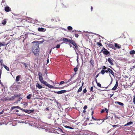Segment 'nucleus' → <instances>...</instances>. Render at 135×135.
Wrapping results in <instances>:
<instances>
[{"mask_svg": "<svg viewBox=\"0 0 135 135\" xmlns=\"http://www.w3.org/2000/svg\"><path fill=\"white\" fill-rule=\"evenodd\" d=\"M39 44L38 42H33L32 51L36 56H38L39 54Z\"/></svg>", "mask_w": 135, "mask_h": 135, "instance_id": "f257e3e1", "label": "nucleus"}, {"mask_svg": "<svg viewBox=\"0 0 135 135\" xmlns=\"http://www.w3.org/2000/svg\"><path fill=\"white\" fill-rule=\"evenodd\" d=\"M76 50L79 53V54L78 55L77 59H79L80 58L81 59H83V56L85 54V52L84 48L83 47H78V50Z\"/></svg>", "mask_w": 135, "mask_h": 135, "instance_id": "f03ea898", "label": "nucleus"}, {"mask_svg": "<svg viewBox=\"0 0 135 135\" xmlns=\"http://www.w3.org/2000/svg\"><path fill=\"white\" fill-rule=\"evenodd\" d=\"M21 110L22 111V112H25L26 113L29 114L31 113H33L35 111L34 109H24L21 108Z\"/></svg>", "mask_w": 135, "mask_h": 135, "instance_id": "7ed1b4c3", "label": "nucleus"}, {"mask_svg": "<svg viewBox=\"0 0 135 135\" xmlns=\"http://www.w3.org/2000/svg\"><path fill=\"white\" fill-rule=\"evenodd\" d=\"M101 52L105 55H107L109 53V51L107 50L103 46V48L101 50Z\"/></svg>", "mask_w": 135, "mask_h": 135, "instance_id": "20e7f679", "label": "nucleus"}, {"mask_svg": "<svg viewBox=\"0 0 135 135\" xmlns=\"http://www.w3.org/2000/svg\"><path fill=\"white\" fill-rule=\"evenodd\" d=\"M70 43L73 45V47L74 49H75L76 50H78V46H77L76 44L73 40H71Z\"/></svg>", "mask_w": 135, "mask_h": 135, "instance_id": "39448f33", "label": "nucleus"}, {"mask_svg": "<svg viewBox=\"0 0 135 135\" xmlns=\"http://www.w3.org/2000/svg\"><path fill=\"white\" fill-rule=\"evenodd\" d=\"M67 91L66 90H61L60 91H54L53 92L55 93L59 94H62L63 93L66 92Z\"/></svg>", "mask_w": 135, "mask_h": 135, "instance_id": "423d86ee", "label": "nucleus"}, {"mask_svg": "<svg viewBox=\"0 0 135 135\" xmlns=\"http://www.w3.org/2000/svg\"><path fill=\"white\" fill-rule=\"evenodd\" d=\"M38 75L39 76V80L40 82L42 84V74L40 72H39L38 73Z\"/></svg>", "mask_w": 135, "mask_h": 135, "instance_id": "0eeeda50", "label": "nucleus"}, {"mask_svg": "<svg viewBox=\"0 0 135 135\" xmlns=\"http://www.w3.org/2000/svg\"><path fill=\"white\" fill-rule=\"evenodd\" d=\"M62 40L65 42H66V44H68L69 43H70L71 40H69L66 38H63Z\"/></svg>", "mask_w": 135, "mask_h": 135, "instance_id": "6e6552de", "label": "nucleus"}, {"mask_svg": "<svg viewBox=\"0 0 135 135\" xmlns=\"http://www.w3.org/2000/svg\"><path fill=\"white\" fill-rule=\"evenodd\" d=\"M118 85V82L117 80L116 83L114 87L112 89V90H115L117 88Z\"/></svg>", "mask_w": 135, "mask_h": 135, "instance_id": "1a4fd4ad", "label": "nucleus"}, {"mask_svg": "<svg viewBox=\"0 0 135 135\" xmlns=\"http://www.w3.org/2000/svg\"><path fill=\"white\" fill-rule=\"evenodd\" d=\"M22 94H17L15 95H14L12 97V99L13 100H14L16 99V98H18L21 96Z\"/></svg>", "mask_w": 135, "mask_h": 135, "instance_id": "9d476101", "label": "nucleus"}, {"mask_svg": "<svg viewBox=\"0 0 135 135\" xmlns=\"http://www.w3.org/2000/svg\"><path fill=\"white\" fill-rule=\"evenodd\" d=\"M15 109H18L21 110V108L19 106H14L12 107L11 108V110L12 111Z\"/></svg>", "mask_w": 135, "mask_h": 135, "instance_id": "9b49d317", "label": "nucleus"}, {"mask_svg": "<svg viewBox=\"0 0 135 135\" xmlns=\"http://www.w3.org/2000/svg\"><path fill=\"white\" fill-rule=\"evenodd\" d=\"M47 73L46 71L45 70L44 72L43 76L44 77V79L46 80H47L48 79L47 78Z\"/></svg>", "mask_w": 135, "mask_h": 135, "instance_id": "f8f14e48", "label": "nucleus"}, {"mask_svg": "<svg viewBox=\"0 0 135 135\" xmlns=\"http://www.w3.org/2000/svg\"><path fill=\"white\" fill-rule=\"evenodd\" d=\"M107 70H108L109 73H110L112 74V75L114 76V73L112 70L108 68L107 69Z\"/></svg>", "mask_w": 135, "mask_h": 135, "instance_id": "ddd939ff", "label": "nucleus"}, {"mask_svg": "<svg viewBox=\"0 0 135 135\" xmlns=\"http://www.w3.org/2000/svg\"><path fill=\"white\" fill-rule=\"evenodd\" d=\"M36 87L38 88L39 89H41L42 88V86L39 84L38 82L37 83L36 85Z\"/></svg>", "mask_w": 135, "mask_h": 135, "instance_id": "4468645a", "label": "nucleus"}, {"mask_svg": "<svg viewBox=\"0 0 135 135\" xmlns=\"http://www.w3.org/2000/svg\"><path fill=\"white\" fill-rule=\"evenodd\" d=\"M114 47L118 49H120L121 48V45L117 43H115L114 44Z\"/></svg>", "mask_w": 135, "mask_h": 135, "instance_id": "2eb2a0df", "label": "nucleus"}, {"mask_svg": "<svg viewBox=\"0 0 135 135\" xmlns=\"http://www.w3.org/2000/svg\"><path fill=\"white\" fill-rule=\"evenodd\" d=\"M21 77V76L20 75H18L16 77L15 81L16 82L20 80Z\"/></svg>", "mask_w": 135, "mask_h": 135, "instance_id": "dca6fc26", "label": "nucleus"}, {"mask_svg": "<svg viewBox=\"0 0 135 135\" xmlns=\"http://www.w3.org/2000/svg\"><path fill=\"white\" fill-rule=\"evenodd\" d=\"M10 9V8L8 6H6L4 8V10L6 12H9Z\"/></svg>", "mask_w": 135, "mask_h": 135, "instance_id": "f3484780", "label": "nucleus"}, {"mask_svg": "<svg viewBox=\"0 0 135 135\" xmlns=\"http://www.w3.org/2000/svg\"><path fill=\"white\" fill-rule=\"evenodd\" d=\"M8 43L6 44L5 42H0V47L5 46L6 45H7Z\"/></svg>", "mask_w": 135, "mask_h": 135, "instance_id": "a211bd4d", "label": "nucleus"}, {"mask_svg": "<svg viewBox=\"0 0 135 135\" xmlns=\"http://www.w3.org/2000/svg\"><path fill=\"white\" fill-rule=\"evenodd\" d=\"M133 123V122L132 121H130L127 122L126 124H125L124 126H130V125L132 124Z\"/></svg>", "mask_w": 135, "mask_h": 135, "instance_id": "6ab92c4d", "label": "nucleus"}, {"mask_svg": "<svg viewBox=\"0 0 135 135\" xmlns=\"http://www.w3.org/2000/svg\"><path fill=\"white\" fill-rule=\"evenodd\" d=\"M89 62L90 63L91 65L92 66V67H93L94 66V61L93 60H91Z\"/></svg>", "mask_w": 135, "mask_h": 135, "instance_id": "aec40b11", "label": "nucleus"}, {"mask_svg": "<svg viewBox=\"0 0 135 135\" xmlns=\"http://www.w3.org/2000/svg\"><path fill=\"white\" fill-rule=\"evenodd\" d=\"M115 103H117L119 105L122 106H123L124 105V104L123 103L120 102H115Z\"/></svg>", "mask_w": 135, "mask_h": 135, "instance_id": "412c9836", "label": "nucleus"}, {"mask_svg": "<svg viewBox=\"0 0 135 135\" xmlns=\"http://www.w3.org/2000/svg\"><path fill=\"white\" fill-rule=\"evenodd\" d=\"M43 84L45 85L46 86L48 87L49 84H48L46 81H44L43 80Z\"/></svg>", "mask_w": 135, "mask_h": 135, "instance_id": "4be33fe9", "label": "nucleus"}, {"mask_svg": "<svg viewBox=\"0 0 135 135\" xmlns=\"http://www.w3.org/2000/svg\"><path fill=\"white\" fill-rule=\"evenodd\" d=\"M109 47H111L112 49H113L114 50H115L116 49L115 48L114 46L112 44H110L109 45Z\"/></svg>", "mask_w": 135, "mask_h": 135, "instance_id": "5701e85b", "label": "nucleus"}, {"mask_svg": "<svg viewBox=\"0 0 135 135\" xmlns=\"http://www.w3.org/2000/svg\"><path fill=\"white\" fill-rule=\"evenodd\" d=\"M32 96V95L31 94H29L27 96L26 98L28 99H31Z\"/></svg>", "mask_w": 135, "mask_h": 135, "instance_id": "b1692460", "label": "nucleus"}, {"mask_svg": "<svg viewBox=\"0 0 135 135\" xmlns=\"http://www.w3.org/2000/svg\"><path fill=\"white\" fill-rule=\"evenodd\" d=\"M3 66L8 71H9V69L8 67H7L4 64H3Z\"/></svg>", "mask_w": 135, "mask_h": 135, "instance_id": "393cba45", "label": "nucleus"}, {"mask_svg": "<svg viewBox=\"0 0 135 135\" xmlns=\"http://www.w3.org/2000/svg\"><path fill=\"white\" fill-rule=\"evenodd\" d=\"M135 53V51L134 50H131L130 52V54L131 55H133Z\"/></svg>", "mask_w": 135, "mask_h": 135, "instance_id": "a878e982", "label": "nucleus"}, {"mask_svg": "<svg viewBox=\"0 0 135 135\" xmlns=\"http://www.w3.org/2000/svg\"><path fill=\"white\" fill-rule=\"evenodd\" d=\"M45 123H44L43 122V128H42L43 129H45V131L46 130V129H47V128L46 127H45V126H47L46 125H45Z\"/></svg>", "mask_w": 135, "mask_h": 135, "instance_id": "bb28decb", "label": "nucleus"}, {"mask_svg": "<svg viewBox=\"0 0 135 135\" xmlns=\"http://www.w3.org/2000/svg\"><path fill=\"white\" fill-rule=\"evenodd\" d=\"M82 89V86H81L80 87L79 89H78L77 92L79 93L81 92Z\"/></svg>", "mask_w": 135, "mask_h": 135, "instance_id": "cd10ccee", "label": "nucleus"}, {"mask_svg": "<svg viewBox=\"0 0 135 135\" xmlns=\"http://www.w3.org/2000/svg\"><path fill=\"white\" fill-rule=\"evenodd\" d=\"M56 130L59 131V132H61L62 133H65L63 132L62 129L60 128H58V129H56Z\"/></svg>", "mask_w": 135, "mask_h": 135, "instance_id": "c85d7f7f", "label": "nucleus"}, {"mask_svg": "<svg viewBox=\"0 0 135 135\" xmlns=\"http://www.w3.org/2000/svg\"><path fill=\"white\" fill-rule=\"evenodd\" d=\"M112 60H107L108 61V62L111 65H113V64L112 62Z\"/></svg>", "mask_w": 135, "mask_h": 135, "instance_id": "c756f323", "label": "nucleus"}, {"mask_svg": "<svg viewBox=\"0 0 135 135\" xmlns=\"http://www.w3.org/2000/svg\"><path fill=\"white\" fill-rule=\"evenodd\" d=\"M2 101H3V102L6 101L7 100H8V98L7 97H5L3 98V99H2L1 100Z\"/></svg>", "mask_w": 135, "mask_h": 135, "instance_id": "7c9ffc66", "label": "nucleus"}, {"mask_svg": "<svg viewBox=\"0 0 135 135\" xmlns=\"http://www.w3.org/2000/svg\"><path fill=\"white\" fill-rule=\"evenodd\" d=\"M16 115H18V116H21V117H23L24 116H25L26 115H25V114H21V113L20 114H19V113H17L16 114Z\"/></svg>", "mask_w": 135, "mask_h": 135, "instance_id": "2f4dec72", "label": "nucleus"}, {"mask_svg": "<svg viewBox=\"0 0 135 135\" xmlns=\"http://www.w3.org/2000/svg\"><path fill=\"white\" fill-rule=\"evenodd\" d=\"M16 89L15 88L12 87V86H11L10 87V89L13 91Z\"/></svg>", "mask_w": 135, "mask_h": 135, "instance_id": "473e14b6", "label": "nucleus"}, {"mask_svg": "<svg viewBox=\"0 0 135 135\" xmlns=\"http://www.w3.org/2000/svg\"><path fill=\"white\" fill-rule=\"evenodd\" d=\"M97 44L98 45V47H100L102 46V43L100 42H97Z\"/></svg>", "mask_w": 135, "mask_h": 135, "instance_id": "72a5a7b5", "label": "nucleus"}, {"mask_svg": "<svg viewBox=\"0 0 135 135\" xmlns=\"http://www.w3.org/2000/svg\"><path fill=\"white\" fill-rule=\"evenodd\" d=\"M3 60H0V65L2 66H3Z\"/></svg>", "mask_w": 135, "mask_h": 135, "instance_id": "f704fd0d", "label": "nucleus"}, {"mask_svg": "<svg viewBox=\"0 0 135 135\" xmlns=\"http://www.w3.org/2000/svg\"><path fill=\"white\" fill-rule=\"evenodd\" d=\"M19 123H26V122L25 121H22L18 120V121Z\"/></svg>", "mask_w": 135, "mask_h": 135, "instance_id": "c9c22d12", "label": "nucleus"}, {"mask_svg": "<svg viewBox=\"0 0 135 135\" xmlns=\"http://www.w3.org/2000/svg\"><path fill=\"white\" fill-rule=\"evenodd\" d=\"M13 112L14 113H15L16 112H19V110H18L17 109H13V110H12Z\"/></svg>", "mask_w": 135, "mask_h": 135, "instance_id": "e433bc0d", "label": "nucleus"}, {"mask_svg": "<svg viewBox=\"0 0 135 135\" xmlns=\"http://www.w3.org/2000/svg\"><path fill=\"white\" fill-rule=\"evenodd\" d=\"M68 29L69 30H72L73 29L72 27L70 26H69L68 27Z\"/></svg>", "mask_w": 135, "mask_h": 135, "instance_id": "4c0bfd02", "label": "nucleus"}, {"mask_svg": "<svg viewBox=\"0 0 135 135\" xmlns=\"http://www.w3.org/2000/svg\"><path fill=\"white\" fill-rule=\"evenodd\" d=\"M48 87L50 88H54V87L52 85H51L49 84Z\"/></svg>", "mask_w": 135, "mask_h": 135, "instance_id": "58836bf2", "label": "nucleus"}, {"mask_svg": "<svg viewBox=\"0 0 135 135\" xmlns=\"http://www.w3.org/2000/svg\"><path fill=\"white\" fill-rule=\"evenodd\" d=\"M105 70L103 69L101 71L100 73H101L103 75L105 73Z\"/></svg>", "mask_w": 135, "mask_h": 135, "instance_id": "ea45409f", "label": "nucleus"}, {"mask_svg": "<svg viewBox=\"0 0 135 135\" xmlns=\"http://www.w3.org/2000/svg\"><path fill=\"white\" fill-rule=\"evenodd\" d=\"M78 68L76 66L74 68V70L75 72H76L78 71Z\"/></svg>", "mask_w": 135, "mask_h": 135, "instance_id": "a19ab883", "label": "nucleus"}, {"mask_svg": "<svg viewBox=\"0 0 135 135\" xmlns=\"http://www.w3.org/2000/svg\"><path fill=\"white\" fill-rule=\"evenodd\" d=\"M28 105V103L27 102H25L23 103V105L25 106V107L27 106Z\"/></svg>", "mask_w": 135, "mask_h": 135, "instance_id": "79ce46f5", "label": "nucleus"}, {"mask_svg": "<svg viewBox=\"0 0 135 135\" xmlns=\"http://www.w3.org/2000/svg\"><path fill=\"white\" fill-rule=\"evenodd\" d=\"M97 85L100 87V88H102V87H102L101 86V84H100L99 83H97Z\"/></svg>", "mask_w": 135, "mask_h": 135, "instance_id": "37998d69", "label": "nucleus"}, {"mask_svg": "<svg viewBox=\"0 0 135 135\" xmlns=\"http://www.w3.org/2000/svg\"><path fill=\"white\" fill-rule=\"evenodd\" d=\"M49 108L48 107H47L45 109V108L44 109V111L46 110V111H47H47H49Z\"/></svg>", "mask_w": 135, "mask_h": 135, "instance_id": "c03bdc74", "label": "nucleus"}, {"mask_svg": "<svg viewBox=\"0 0 135 135\" xmlns=\"http://www.w3.org/2000/svg\"><path fill=\"white\" fill-rule=\"evenodd\" d=\"M0 84H1V86H3V88H4V89H5V87L4 86V85L1 82V80H0Z\"/></svg>", "mask_w": 135, "mask_h": 135, "instance_id": "a18cd8bd", "label": "nucleus"}, {"mask_svg": "<svg viewBox=\"0 0 135 135\" xmlns=\"http://www.w3.org/2000/svg\"><path fill=\"white\" fill-rule=\"evenodd\" d=\"M37 128L39 129H42V126L41 125H39V126L37 127Z\"/></svg>", "mask_w": 135, "mask_h": 135, "instance_id": "49530a36", "label": "nucleus"}, {"mask_svg": "<svg viewBox=\"0 0 135 135\" xmlns=\"http://www.w3.org/2000/svg\"><path fill=\"white\" fill-rule=\"evenodd\" d=\"M6 21L5 20H3L2 22V24L3 25H5L6 23Z\"/></svg>", "mask_w": 135, "mask_h": 135, "instance_id": "de8ad7c7", "label": "nucleus"}, {"mask_svg": "<svg viewBox=\"0 0 135 135\" xmlns=\"http://www.w3.org/2000/svg\"><path fill=\"white\" fill-rule=\"evenodd\" d=\"M8 98V100L11 101L13 100L12 99V97H7Z\"/></svg>", "mask_w": 135, "mask_h": 135, "instance_id": "09e8293b", "label": "nucleus"}, {"mask_svg": "<svg viewBox=\"0 0 135 135\" xmlns=\"http://www.w3.org/2000/svg\"><path fill=\"white\" fill-rule=\"evenodd\" d=\"M11 86H12V87H14V88H15V89L17 88V86H16L15 83H14Z\"/></svg>", "mask_w": 135, "mask_h": 135, "instance_id": "8fccbe9b", "label": "nucleus"}, {"mask_svg": "<svg viewBox=\"0 0 135 135\" xmlns=\"http://www.w3.org/2000/svg\"><path fill=\"white\" fill-rule=\"evenodd\" d=\"M64 82L63 81H60V83L59 84V85H62V84H63L64 83Z\"/></svg>", "mask_w": 135, "mask_h": 135, "instance_id": "3c124183", "label": "nucleus"}, {"mask_svg": "<svg viewBox=\"0 0 135 135\" xmlns=\"http://www.w3.org/2000/svg\"><path fill=\"white\" fill-rule=\"evenodd\" d=\"M95 92L93 93V94L91 95V98L92 99H94V95H95Z\"/></svg>", "mask_w": 135, "mask_h": 135, "instance_id": "603ef678", "label": "nucleus"}, {"mask_svg": "<svg viewBox=\"0 0 135 135\" xmlns=\"http://www.w3.org/2000/svg\"><path fill=\"white\" fill-rule=\"evenodd\" d=\"M83 91L84 93H85L86 92L87 90L86 88L84 89L83 90Z\"/></svg>", "mask_w": 135, "mask_h": 135, "instance_id": "864d4df0", "label": "nucleus"}, {"mask_svg": "<svg viewBox=\"0 0 135 135\" xmlns=\"http://www.w3.org/2000/svg\"><path fill=\"white\" fill-rule=\"evenodd\" d=\"M22 64L25 66L26 68L27 67V64L25 63H24L23 62Z\"/></svg>", "mask_w": 135, "mask_h": 135, "instance_id": "5fc2aeb1", "label": "nucleus"}, {"mask_svg": "<svg viewBox=\"0 0 135 135\" xmlns=\"http://www.w3.org/2000/svg\"><path fill=\"white\" fill-rule=\"evenodd\" d=\"M104 109H105V110L106 112L107 113H108V109L106 108H105Z\"/></svg>", "mask_w": 135, "mask_h": 135, "instance_id": "6e6d98bb", "label": "nucleus"}, {"mask_svg": "<svg viewBox=\"0 0 135 135\" xmlns=\"http://www.w3.org/2000/svg\"><path fill=\"white\" fill-rule=\"evenodd\" d=\"M38 31H42V27L41 28H38Z\"/></svg>", "mask_w": 135, "mask_h": 135, "instance_id": "4d7b16f0", "label": "nucleus"}, {"mask_svg": "<svg viewBox=\"0 0 135 135\" xmlns=\"http://www.w3.org/2000/svg\"><path fill=\"white\" fill-rule=\"evenodd\" d=\"M90 91H92V92L93 91V86H91V87L90 88Z\"/></svg>", "mask_w": 135, "mask_h": 135, "instance_id": "13d9d810", "label": "nucleus"}, {"mask_svg": "<svg viewBox=\"0 0 135 135\" xmlns=\"http://www.w3.org/2000/svg\"><path fill=\"white\" fill-rule=\"evenodd\" d=\"M133 103L134 104L135 103V95H134L133 96Z\"/></svg>", "mask_w": 135, "mask_h": 135, "instance_id": "bf43d9fd", "label": "nucleus"}, {"mask_svg": "<svg viewBox=\"0 0 135 135\" xmlns=\"http://www.w3.org/2000/svg\"><path fill=\"white\" fill-rule=\"evenodd\" d=\"M87 106L86 105H85L84 107H83V109H84V110H85L87 109Z\"/></svg>", "mask_w": 135, "mask_h": 135, "instance_id": "052dcab7", "label": "nucleus"}, {"mask_svg": "<svg viewBox=\"0 0 135 135\" xmlns=\"http://www.w3.org/2000/svg\"><path fill=\"white\" fill-rule=\"evenodd\" d=\"M99 90L100 91H109L110 90H101V89H99Z\"/></svg>", "mask_w": 135, "mask_h": 135, "instance_id": "680f3d73", "label": "nucleus"}, {"mask_svg": "<svg viewBox=\"0 0 135 135\" xmlns=\"http://www.w3.org/2000/svg\"><path fill=\"white\" fill-rule=\"evenodd\" d=\"M110 117V116H108L107 115L106 116L105 118H104L105 119V120L108 119H109V118Z\"/></svg>", "mask_w": 135, "mask_h": 135, "instance_id": "e2e57ef3", "label": "nucleus"}, {"mask_svg": "<svg viewBox=\"0 0 135 135\" xmlns=\"http://www.w3.org/2000/svg\"><path fill=\"white\" fill-rule=\"evenodd\" d=\"M60 45L59 44H58L56 45V47L57 49H58L60 47Z\"/></svg>", "mask_w": 135, "mask_h": 135, "instance_id": "0e129e2a", "label": "nucleus"}, {"mask_svg": "<svg viewBox=\"0 0 135 135\" xmlns=\"http://www.w3.org/2000/svg\"><path fill=\"white\" fill-rule=\"evenodd\" d=\"M52 98H53V99H49L50 100H51V101H53L54 100V99H55V97H53Z\"/></svg>", "mask_w": 135, "mask_h": 135, "instance_id": "69168bd1", "label": "nucleus"}, {"mask_svg": "<svg viewBox=\"0 0 135 135\" xmlns=\"http://www.w3.org/2000/svg\"><path fill=\"white\" fill-rule=\"evenodd\" d=\"M105 112V110L104 109H103L101 111V113H104Z\"/></svg>", "mask_w": 135, "mask_h": 135, "instance_id": "338daca9", "label": "nucleus"}, {"mask_svg": "<svg viewBox=\"0 0 135 135\" xmlns=\"http://www.w3.org/2000/svg\"><path fill=\"white\" fill-rule=\"evenodd\" d=\"M75 37L77 38L79 36V35L77 34H75Z\"/></svg>", "mask_w": 135, "mask_h": 135, "instance_id": "774afa93", "label": "nucleus"}]
</instances>
